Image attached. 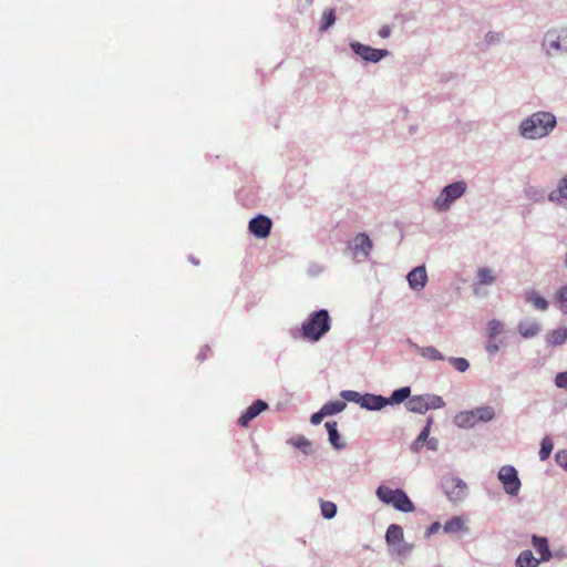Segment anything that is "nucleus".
Returning <instances> with one entry per match:
<instances>
[{"mask_svg": "<svg viewBox=\"0 0 567 567\" xmlns=\"http://www.w3.org/2000/svg\"><path fill=\"white\" fill-rule=\"evenodd\" d=\"M556 126V118L549 112H536L520 124L524 137L535 140L546 136Z\"/></svg>", "mask_w": 567, "mask_h": 567, "instance_id": "nucleus-1", "label": "nucleus"}, {"mask_svg": "<svg viewBox=\"0 0 567 567\" xmlns=\"http://www.w3.org/2000/svg\"><path fill=\"white\" fill-rule=\"evenodd\" d=\"M331 327V319L327 310L312 312L301 326V336L309 341H319Z\"/></svg>", "mask_w": 567, "mask_h": 567, "instance_id": "nucleus-2", "label": "nucleus"}, {"mask_svg": "<svg viewBox=\"0 0 567 567\" xmlns=\"http://www.w3.org/2000/svg\"><path fill=\"white\" fill-rule=\"evenodd\" d=\"M378 498L384 504L392 505L395 509L403 513H412L415 509L414 504L406 493L400 488L392 489L385 485H381L377 489Z\"/></svg>", "mask_w": 567, "mask_h": 567, "instance_id": "nucleus-3", "label": "nucleus"}, {"mask_svg": "<svg viewBox=\"0 0 567 567\" xmlns=\"http://www.w3.org/2000/svg\"><path fill=\"white\" fill-rule=\"evenodd\" d=\"M444 405L443 399L434 394L414 395L406 402L408 410L415 413H424L430 409H440Z\"/></svg>", "mask_w": 567, "mask_h": 567, "instance_id": "nucleus-4", "label": "nucleus"}, {"mask_svg": "<svg viewBox=\"0 0 567 567\" xmlns=\"http://www.w3.org/2000/svg\"><path fill=\"white\" fill-rule=\"evenodd\" d=\"M466 184L464 182H455L447 185L435 199V208L440 212L449 209L450 205L460 198L464 194Z\"/></svg>", "mask_w": 567, "mask_h": 567, "instance_id": "nucleus-5", "label": "nucleus"}, {"mask_svg": "<svg viewBox=\"0 0 567 567\" xmlns=\"http://www.w3.org/2000/svg\"><path fill=\"white\" fill-rule=\"evenodd\" d=\"M498 480L502 482L503 487L507 494L512 496L518 494L522 484L515 467L511 465L502 466L498 471Z\"/></svg>", "mask_w": 567, "mask_h": 567, "instance_id": "nucleus-6", "label": "nucleus"}, {"mask_svg": "<svg viewBox=\"0 0 567 567\" xmlns=\"http://www.w3.org/2000/svg\"><path fill=\"white\" fill-rule=\"evenodd\" d=\"M443 489L452 502H460L465 498L467 494L466 484L458 477L446 476L442 483Z\"/></svg>", "mask_w": 567, "mask_h": 567, "instance_id": "nucleus-7", "label": "nucleus"}, {"mask_svg": "<svg viewBox=\"0 0 567 567\" xmlns=\"http://www.w3.org/2000/svg\"><path fill=\"white\" fill-rule=\"evenodd\" d=\"M354 257H368L372 249V241L364 233L358 234L348 245Z\"/></svg>", "mask_w": 567, "mask_h": 567, "instance_id": "nucleus-8", "label": "nucleus"}, {"mask_svg": "<svg viewBox=\"0 0 567 567\" xmlns=\"http://www.w3.org/2000/svg\"><path fill=\"white\" fill-rule=\"evenodd\" d=\"M351 48L364 61L374 62V63L380 61L382 58H384L389 53L386 50L374 49L372 47L364 45L359 42L352 43Z\"/></svg>", "mask_w": 567, "mask_h": 567, "instance_id": "nucleus-9", "label": "nucleus"}, {"mask_svg": "<svg viewBox=\"0 0 567 567\" xmlns=\"http://www.w3.org/2000/svg\"><path fill=\"white\" fill-rule=\"evenodd\" d=\"M268 409V404L262 400H256L250 406H248L238 419V424L243 427H247L255 417L261 412Z\"/></svg>", "mask_w": 567, "mask_h": 567, "instance_id": "nucleus-10", "label": "nucleus"}, {"mask_svg": "<svg viewBox=\"0 0 567 567\" xmlns=\"http://www.w3.org/2000/svg\"><path fill=\"white\" fill-rule=\"evenodd\" d=\"M270 218L259 215L249 221V230L258 238H266L271 229Z\"/></svg>", "mask_w": 567, "mask_h": 567, "instance_id": "nucleus-11", "label": "nucleus"}, {"mask_svg": "<svg viewBox=\"0 0 567 567\" xmlns=\"http://www.w3.org/2000/svg\"><path fill=\"white\" fill-rule=\"evenodd\" d=\"M496 281V276L493 274L492 269L487 267H482L476 272V280L473 285V290L476 296L483 295L482 286H489Z\"/></svg>", "mask_w": 567, "mask_h": 567, "instance_id": "nucleus-12", "label": "nucleus"}, {"mask_svg": "<svg viewBox=\"0 0 567 567\" xmlns=\"http://www.w3.org/2000/svg\"><path fill=\"white\" fill-rule=\"evenodd\" d=\"M408 282L412 289L421 290L427 282V275L424 266H419L411 270L406 276Z\"/></svg>", "mask_w": 567, "mask_h": 567, "instance_id": "nucleus-13", "label": "nucleus"}, {"mask_svg": "<svg viewBox=\"0 0 567 567\" xmlns=\"http://www.w3.org/2000/svg\"><path fill=\"white\" fill-rule=\"evenodd\" d=\"M388 404H390V400H388V398L369 393L362 396L361 402V406L367 410H381Z\"/></svg>", "mask_w": 567, "mask_h": 567, "instance_id": "nucleus-14", "label": "nucleus"}, {"mask_svg": "<svg viewBox=\"0 0 567 567\" xmlns=\"http://www.w3.org/2000/svg\"><path fill=\"white\" fill-rule=\"evenodd\" d=\"M544 47L547 49L549 54L563 51L558 31L551 30L545 34Z\"/></svg>", "mask_w": 567, "mask_h": 567, "instance_id": "nucleus-15", "label": "nucleus"}, {"mask_svg": "<svg viewBox=\"0 0 567 567\" xmlns=\"http://www.w3.org/2000/svg\"><path fill=\"white\" fill-rule=\"evenodd\" d=\"M524 297L537 310L545 311L548 308L547 300L533 289L525 291Z\"/></svg>", "mask_w": 567, "mask_h": 567, "instance_id": "nucleus-16", "label": "nucleus"}, {"mask_svg": "<svg viewBox=\"0 0 567 567\" xmlns=\"http://www.w3.org/2000/svg\"><path fill=\"white\" fill-rule=\"evenodd\" d=\"M455 423L460 427H473L475 426L478 421L476 419V414L474 410L461 412L455 416Z\"/></svg>", "mask_w": 567, "mask_h": 567, "instance_id": "nucleus-17", "label": "nucleus"}, {"mask_svg": "<svg viewBox=\"0 0 567 567\" xmlns=\"http://www.w3.org/2000/svg\"><path fill=\"white\" fill-rule=\"evenodd\" d=\"M431 425H432V419L430 417L426 422L425 427L421 431L419 436L412 442V444L410 446V449L413 453H419L422 450L423 445L425 444V442L429 439Z\"/></svg>", "mask_w": 567, "mask_h": 567, "instance_id": "nucleus-18", "label": "nucleus"}, {"mask_svg": "<svg viewBox=\"0 0 567 567\" xmlns=\"http://www.w3.org/2000/svg\"><path fill=\"white\" fill-rule=\"evenodd\" d=\"M326 427L329 434V441L331 445L337 449L341 450L344 447V443L341 441V437L339 435L338 429H337V422H327Z\"/></svg>", "mask_w": 567, "mask_h": 567, "instance_id": "nucleus-19", "label": "nucleus"}, {"mask_svg": "<svg viewBox=\"0 0 567 567\" xmlns=\"http://www.w3.org/2000/svg\"><path fill=\"white\" fill-rule=\"evenodd\" d=\"M404 534L401 526L391 524L385 533V540L389 545L398 544L403 540Z\"/></svg>", "mask_w": 567, "mask_h": 567, "instance_id": "nucleus-20", "label": "nucleus"}, {"mask_svg": "<svg viewBox=\"0 0 567 567\" xmlns=\"http://www.w3.org/2000/svg\"><path fill=\"white\" fill-rule=\"evenodd\" d=\"M533 546L540 555L543 560H548L551 557V553L548 548V542L546 538L533 536Z\"/></svg>", "mask_w": 567, "mask_h": 567, "instance_id": "nucleus-21", "label": "nucleus"}, {"mask_svg": "<svg viewBox=\"0 0 567 567\" xmlns=\"http://www.w3.org/2000/svg\"><path fill=\"white\" fill-rule=\"evenodd\" d=\"M538 560L533 556L530 550H524L516 560V567H537Z\"/></svg>", "mask_w": 567, "mask_h": 567, "instance_id": "nucleus-22", "label": "nucleus"}, {"mask_svg": "<svg viewBox=\"0 0 567 567\" xmlns=\"http://www.w3.org/2000/svg\"><path fill=\"white\" fill-rule=\"evenodd\" d=\"M539 331V324L536 322L524 321L518 324V332L525 337H534Z\"/></svg>", "mask_w": 567, "mask_h": 567, "instance_id": "nucleus-23", "label": "nucleus"}, {"mask_svg": "<svg viewBox=\"0 0 567 567\" xmlns=\"http://www.w3.org/2000/svg\"><path fill=\"white\" fill-rule=\"evenodd\" d=\"M419 354L427 360H444L443 354L434 347L417 348Z\"/></svg>", "mask_w": 567, "mask_h": 567, "instance_id": "nucleus-24", "label": "nucleus"}, {"mask_svg": "<svg viewBox=\"0 0 567 567\" xmlns=\"http://www.w3.org/2000/svg\"><path fill=\"white\" fill-rule=\"evenodd\" d=\"M567 340V328H559L550 332L548 342L553 346H558Z\"/></svg>", "mask_w": 567, "mask_h": 567, "instance_id": "nucleus-25", "label": "nucleus"}, {"mask_svg": "<svg viewBox=\"0 0 567 567\" xmlns=\"http://www.w3.org/2000/svg\"><path fill=\"white\" fill-rule=\"evenodd\" d=\"M474 412L478 422H488L495 415L494 409L492 406L476 408L474 409Z\"/></svg>", "mask_w": 567, "mask_h": 567, "instance_id": "nucleus-26", "label": "nucleus"}, {"mask_svg": "<svg viewBox=\"0 0 567 567\" xmlns=\"http://www.w3.org/2000/svg\"><path fill=\"white\" fill-rule=\"evenodd\" d=\"M465 529L466 527L464 520L461 517H453L450 520H447L444 525V530L447 533H455Z\"/></svg>", "mask_w": 567, "mask_h": 567, "instance_id": "nucleus-27", "label": "nucleus"}, {"mask_svg": "<svg viewBox=\"0 0 567 567\" xmlns=\"http://www.w3.org/2000/svg\"><path fill=\"white\" fill-rule=\"evenodd\" d=\"M410 393H411L410 388L403 386V388H400V389L393 391L391 398H389L388 400H390V404L391 403L399 404V403H402L404 400H406L410 396Z\"/></svg>", "mask_w": 567, "mask_h": 567, "instance_id": "nucleus-28", "label": "nucleus"}, {"mask_svg": "<svg viewBox=\"0 0 567 567\" xmlns=\"http://www.w3.org/2000/svg\"><path fill=\"white\" fill-rule=\"evenodd\" d=\"M336 21V13L334 9H329L323 12L320 23V31L324 32L327 31Z\"/></svg>", "mask_w": 567, "mask_h": 567, "instance_id": "nucleus-29", "label": "nucleus"}, {"mask_svg": "<svg viewBox=\"0 0 567 567\" xmlns=\"http://www.w3.org/2000/svg\"><path fill=\"white\" fill-rule=\"evenodd\" d=\"M553 449L554 444L551 439L548 436L544 437L540 443L539 458L546 461L550 456Z\"/></svg>", "mask_w": 567, "mask_h": 567, "instance_id": "nucleus-30", "label": "nucleus"}, {"mask_svg": "<svg viewBox=\"0 0 567 567\" xmlns=\"http://www.w3.org/2000/svg\"><path fill=\"white\" fill-rule=\"evenodd\" d=\"M322 409L327 415H332L343 411L346 409V403L343 401H330L326 403Z\"/></svg>", "mask_w": 567, "mask_h": 567, "instance_id": "nucleus-31", "label": "nucleus"}, {"mask_svg": "<svg viewBox=\"0 0 567 567\" xmlns=\"http://www.w3.org/2000/svg\"><path fill=\"white\" fill-rule=\"evenodd\" d=\"M320 507L322 516L327 519L333 518L337 514V505L333 502L321 501Z\"/></svg>", "mask_w": 567, "mask_h": 567, "instance_id": "nucleus-32", "label": "nucleus"}, {"mask_svg": "<svg viewBox=\"0 0 567 567\" xmlns=\"http://www.w3.org/2000/svg\"><path fill=\"white\" fill-rule=\"evenodd\" d=\"M503 332V323L498 320H491L487 323L488 339H495Z\"/></svg>", "mask_w": 567, "mask_h": 567, "instance_id": "nucleus-33", "label": "nucleus"}, {"mask_svg": "<svg viewBox=\"0 0 567 567\" xmlns=\"http://www.w3.org/2000/svg\"><path fill=\"white\" fill-rule=\"evenodd\" d=\"M290 442L295 447L301 450L305 454H308L310 452L311 443L305 436L293 437L291 439Z\"/></svg>", "mask_w": 567, "mask_h": 567, "instance_id": "nucleus-34", "label": "nucleus"}, {"mask_svg": "<svg viewBox=\"0 0 567 567\" xmlns=\"http://www.w3.org/2000/svg\"><path fill=\"white\" fill-rule=\"evenodd\" d=\"M450 363L460 372H465L470 367L468 361L464 358H450Z\"/></svg>", "mask_w": 567, "mask_h": 567, "instance_id": "nucleus-35", "label": "nucleus"}, {"mask_svg": "<svg viewBox=\"0 0 567 567\" xmlns=\"http://www.w3.org/2000/svg\"><path fill=\"white\" fill-rule=\"evenodd\" d=\"M556 297L559 308L567 313V285L557 292Z\"/></svg>", "mask_w": 567, "mask_h": 567, "instance_id": "nucleus-36", "label": "nucleus"}, {"mask_svg": "<svg viewBox=\"0 0 567 567\" xmlns=\"http://www.w3.org/2000/svg\"><path fill=\"white\" fill-rule=\"evenodd\" d=\"M341 396H342V399H344L347 401L355 402V403H359L361 405L362 396L363 395H361L360 393H358L355 391L346 390V391L341 392Z\"/></svg>", "mask_w": 567, "mask_h": 567, "instance_id": "nucleus-37", "label": "nucleus"}, {"mask_svg": "<svg viewBox=\"0 0 567 567\" xmlns=\"http://www.w3.org/2000/svg\"><path fill=\"white\" fill-rule=\"evenodd\" d=\"M555 385L559 389L567 390V371L557 373L555 377Z\"/></svg>", "mask_w": 567, "mask_h": 567, "instance_id": "nucleus-38", "label": "nucleus"}, {"mask_svg": "<svg viewBox=\"0 0 567 567\" xmlns=\"http://www.w3.org/2000/svg\"><path fill=\"white\" fill-rule=\"evenodd\" d=\"M555 458H556V462L561 467L567 470V451L566 450L557 452Z\"/></svg>", "mask_w": 567, "mask_h": 567, "instance_id": "nucleus-39", "label": "nucleus"}, {"mask_svg": "<svg viewBox=\"0 0 567 567\" xmlns=\"http://www.w3.org/2000/svg\"><path fill=\"white\" fill-rule=\"evenodd\" d=\"M558 194L560 197L567 198V175L559 183Z\"/></svg>", "mask_w": 567, "mask_h": 567, "instance_id": "nucleus-40", "label": "nucleus"}, {"mask_svg": "<svg viewBox=\"0 0 567 567\" xmlns=\"http://www.w3.org/2000/svg\"><path fill=\"white\" fill-rule=\"evenodd\" d=\"M499 347L495 342V339H489L486 343V351L491 354H495L498 351Z\"/></svg>", "mask_w": 567, "mask_h": 567, "instance_id": "nucleus-41", "label": "nucleus"}, {"mask_svg": "<svg viewBox=\"0 0 567 567\" xmlns=\"http://www.w3.org/2000/svg\"><path fill=\"white\" fill-rule=\"evenodd\" d=\"M324 416H327V414L323 412V409L321 408V410L319 412L312 414L311 423L317 425V424H319L322 421V419Z\"/></svg>", "mask_w": 567, "mask_h": 567, "instance_id": "nucleus-42", "label": "nucleus"}, {"mask_svg": "<svg viewBox=\"0 0 567 567\" xmlns=\"http://www.w3.org/2000/svg\"><path fill=\"white\" fill-rule=\"evenodd\" d=\"M561 41V49L564 52H567V30H561L558 32Z\"/></svg>", "mask_w": 567, "mask_h": 567, "instance_id": "nucleus-43", "label": "nucleus"}, {"mask_svg": "<svg viewBox=\"0 0 567 567\" xmlns=\"http://www.w3.org/2000/svg\"><path fill=\"white\" fill-rule=\"evenodd\" d=\"M391 33V29L389 25H383L380 30H379V35L381 38H388Z\"/></svg>", "mask_w": 567, "mask_h": 567, "instance_id": "nucleus-44", "label": "nucleus"}, {"mask_svg": "<svg viewBox=\"0 0 567 567\" xmlns=\"http://www.w3.org/2000/svg\"><path fill=\"white\" fill-rule=\"evenodd\" d=\"M426 444L429 450L435 451L437 449V441L435 439H427Z\"/></svg>", "mask_w": 567, "mask_h": 567, "instance_id": "nucleus-45", "label": "nucleus"}, {"mask_svg": "<svg viewBox=\"0 0 567 567\" xmlns=\"http://www.w3.org/2000/svg\"><path fill=\"white\" fill-rule=\"evenodd\" d=\"M557 198H558V197H557V193H556V192L550 193V195H549V199H550V200H555V199H557Z\"/></svg>", "mask_w": 567, "mask_h": 567, "instance_id": "nucleus-46", "label": "nucleus"}, {"mask_svg": "<svg viewBox=\"0 0 567 567\" xmlns=\"http://www.w3.org/2000/svg\"><path fill=\"white\" fill-rule=\"evenodd\" d=\"M436 526H437V524L432 525L433 530H436Z\"/></svg>", "mask_w": 567, "mask_h": 567, "instance_id": "nucleus-47", "label": "nucleus"}, {"mask_svg": "<svg viewBox=\"0 0 567 567\" xmlns=\"http://www.w3.org/2000/svg\"><path fill=\"white\" fill-rule=\"evenodd\" d=\"M436 526H437V524L432 525L433 530H436Z\"/></svg>", "mask_w": 567, "mask_h": 567, "instance_id": "nucleus-48", "label": "nucleus"}]
</instances>
